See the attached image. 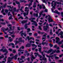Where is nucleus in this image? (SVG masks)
I'll return each instance as SVG.
<instances>
[{"label": "nucleus", "instance_id": "f257e3e1", "mask_svg": "<svg viewBox=\"0 0 63 63\" xmlns=\"http://www.w3.org/2000/svg\"><path fill=\"white\" fill-rule=\"evenodd\" d=\"M18 56V55L17 54L14 57H9L8 59V62H11L12 61V59L14 58L15 60H16L17 59V56Z\"/></svg>", "mask_w": 63, "mask_h": 63}, {"label": "nucleus", "instance_id": "f03ea898", "mask_svg": "<svg viewBox=\"0 0 63 63\" xmlns=\"http://www.w3.org/2000/svg\"><path fill=\"white\" fill-rule=\"evenodd\" d=\"M56 43H58V45H61L62 44V42H63V40L62 41L59 42V41H60V39H59V38L58 37H56Z\"/></svg>", "mask_w": 63, "mask_h": 63}, {"label": "nucleus", "instance_id": "7ed1b4c3", "mask_svg": "<svg viewBox=\"0 0 63 63\" xmlns=\"http://www.w3.org/2000/svg\"><path fill=\"white\" fill-rule=\"evenodd\" d=\"M52 51V52L50 54V55H52L54 53H55V51H56V50H55V51L53 50L52 49H51L49 50L47 52V53H50Z\"/></svg>", "mask_w": 63, "mask_h": 63}, {"label": "nucleus", "instance_id": "20e7f679", "mask_svg": "<svg viewBox=\"0 0 63 63\" xmlns=\"http://www.w3.org/2000/svg\"><path fill=\"white\" fill-rule=\"evenodd\" d=\"M29 1H31V3H30L29 4H25V6H28L29 8H30V6H31L32 5V2H33V0H29Z\"/></svg>", "mask_w": 63, "mask_h": 63}, {"label": "nucleus", "instance_id": "39448f33", "mask_svg": "<svg viewBox=\"0 0 63 63\" xmlns=\"http://www.w3.org/2000/svg\"><path fill=\"white\" fill-rule=\"evenodd\" d=\"M11 7V5H7V8H10L8 9L9 11L12 12L13 11V8H14V6H12V7Z\"/></svg>", "mask_w": 63, "mask_h": 63}, {"label": "nucleus", "instance_id": "423d86ee", "mask_svg": "<svg viewBox=\"0 0 63 63\" xmlns=\"http://www.w3.org/2000/svg\"><path fill=\"white\" fill-rule=\"evenodd\" d=\"M48 16L49 17L48 18V21L49 23L52 22V21H53V19H52L51 17L49 15H48Z\"/></svg>", "mask_w": 63, "mask_h": 63}, {"label": "nucleus", "instance_id": "0eeeda50", "mask_svg": "<svg viewBox=\"0 0 63 63\" xmlns=\"http://www.w3.org/2000/svg\"><path fill=\"white\" fill-rule=\"evenodd\" d=\"M33 54V52H31V60L32 61H33V59H36V57H34V56L33 55H32Z\"/></svg>", "mask_w": 63, "mask_h": 63}, {"label": "nucleus", "instance_id": "6e6552de", "mask_svg": "<svg viewBox=\"0 0 63 63\" xmlns=\"http://www.w3.org/2000/svg\"><path fill=\"white\" fill-rule=\"evenodd\" d=\"M41 49H42V47L41 48H39V51L40 52V53H41L42 54V55L45 57V54H44V51L42 52H41Z\"/></svg>", "mask_w": 63, "mask_h": 63}, {"label": "nucleus", "instance_id": "1a4fd4ad", "mask_svg": "<svg viewBox=\"0 0 63 63\" xmlns=\"http://www.w3.org/2000/svg\"><path fill=\"white\" fill-rule=\"evenodd\" d=\"M17 60L19 61V63H22L23 62H24V61L23 60V59L22 58H20L19 59V58H18L17 59Z\"/></svg>", "mask_w": 63, "mask_h": 63}, {"label": "nucleus", "instance_id": "9d476101", "mask_svg": "<svg viewBox=\"0 0 63 63\" xmlns=\"http://www.w3.org/2000/svg\"><path fill=\"white\" fill-rule=\"evenodd\" d=\"M8 46H12V48H15V44L13 43H11L9 44L8 45Z\"/></svg>", "mask_w": 63, "mask_h": 63}, {"label": "nucleus", "instance_id": "9b49d317", "mask_svg": "<svg viewBox=\"0 0 63 63\" xmlns=\"http://www.w3.org/2000/svg\"><path fill=\"white\" fill-rule=\"evenodd\" d=\"M7 58V56H5V58L3 59V60H4V61H2L1 62H0V63H5V62L6 61V58Z\"/></svg>", "mask_w": 63, "mask_h": 63}, {"label": "nucleus", "instance_id": "f8f14e48", "mask_svg": "<svg viewBox=\"0 0 63 63\" xmlns=\"http://www.w3.org/2000/svg\"><path fill=\"white\" fill-rule=\"evenodd\" d=\"M43 56V58H42V59L43 60H45V62H43V63H47V58H45V57H44Z\"/></svg>", "mask_w": 63, "mask_h": 63}, {"label": "nucleus", "instance_id": "ddd939ff", "mask_svg": "<svg viewBox=\"0 0 63 63\" xmlns=\"http://www.w3.org/2000/svg\"><path fill=\"white\" fill-rule=\"evenodd\" d=\"M30 38V37L29 36L27 37V39H28L29 41L31 40V39H32L33 40H34V37H30V38Z\"/></svg>", "mask_w": 63, "mask_h": 63}, {"label": "nucleus", "instance_id": "4468645a", "mask_svg": "<svg viewBox=\"0 0 63 63\" xmlns=\"http://www.w3.org/2000/svg\"><path fill=\"white\" fill-rule=\"evenodd\" d=\"M31 22H33L34 23V25H35L36 26H37L38 25V24H37V23L36 22L34 21L33 20H32L31 21Z\"/></svg>", "mask_w": 63, "mask_h": 63}, {"label": "nucleus", "instance_id": "2eb2a0df", "mask_svg": "<svg viewBox=\"0 0 63 63\" xmlns=\"http://www.w3.org/2000/svg\"><path fill=\"white\" fill-rule=\"evenodd\" d=\"M7 3H5L3 5V6L2 5L1 6V7L2 8H6V6H7Z\"/></svg>", "mask_w": 63, "mask_h": 63}, {"label": "nucleus", "instance_id": "dca6fc26", "mask_svg": "<svg viewBox=\"0 0 63 63\" xmlns=\"http://www.w3.org/2000/svg\"><path fill=\"white\" fill-rule=\"evenodd\" d=\"M54 13H56V14H58V15H60V13L58 12L57 10H55V11H54Z\"/></svg>", "mask_w": 63, "mask_h": 63}, {"label": "nucleus", "instance_id": "f3484780", "mask_svg": "<svg viewBox=\"0 0 63 63\" xmlns=\"http://www.w3.org/2000/svg\"><path fill=\"white\" fill-rule=\"evenodd\" d=\"M28 22V20H23L21 22L22 23H23V24L24 23H27Z\"/></svg>", "mask_w": 63, "mask_h": 63}, {"label": "nucleus", "instance_id": "a211bd4d", "mask_svg": "<svg viewBox=\"0 0 63 63\" xmlns=\"http://www.w3.org/2000/svg\"><path fill=\"white\" fill-rule=\"evenodd\" d=\"M42 44L43 46H44L45 44L46 46H47V45L48 44V42H47V43L46 42H43L42 43Z\"/></svg>", "mask_w": 63, "mask_h": 63}, {"label": "nucleus", "instance_id": "6ab92c4d", "mask_svg": "<svg viewBox=\"0 0 63 63\" xmlns=\"http://www.w3.org/2000/svg\"><path fill=\"white\" fill-rule=\"evenodd\" d=\"M53 2H54V5L55 6L57 5L56 4V3H57V1H52V2L51 3V4H53Z\"/></svg>", "mask_w": 63, "mask_h": 63}, {"label": "nucleus", "instance_id": "aec40b11", "mask_svg": "<svg viewBox=\"0 0 63 63\" xmlns=\"http://www.w3.org/2000/svg\"><path fill=\"white\" fill-rule=\"evenodd\" d=\"M47 35V34L45 33V34L43 36V37H43L42 40H44V39H45L46 38V35Z\"/></svg>", "mask_w": 63, "mask_h": 63}, {"label": "nucleus", "instance_id": "412c9836", "mask_svg": "<svg viewBox=\"0 0 63 63\" xmlns=\"http://www.w3.org/2000/svg\"><path fill=\"white\" fill-rule=\"evenodd\" d=\"M29 8H28L27 7H26L25 8V11H26V12H28L29 11Z\"/></svg>", "mask_w": 63, "mask_h": 63}, {"label": "nucleus", "instance_id": "4be33fe9", "mask_svg": "<svg viewBox=\"0 0 63 63\" xmlns=\"http://www.w3.org/2000/svg\"><path fill=\"white\" fill-rule=\"evenodd\" d=\"M14 42L15 43V45H17V44H18V43H19L20 41H18L17 40H15L14 41Z\"/></svg>", "mask_w": 63, "mask_h": 63}, {"label": "nucleus", "instance_id": "5701e85b", "mask_svg": "<svg viewBox=\"0 0 63 63\" xmlns=\"http://www.w3.org/2000/svg\"><path fill=\"white\" fill-rule=\"evenodd\" d=\"M60 1H61V2H57H57L56 3V4H60V5H62V4L61 3V2H63V1L62 0H61Z\"/></svg>", "mask_w": 63, "mask_h": 63}, {"label": "nucleus", "instance_id": "b1692460", "mask_svg": "<svg viewBox=\"0 0 63 63\" xmlns=\"http://www.w3.org/2000/svg\"><path fill=\"white\" fill-rule=\"evenodd\" d=\"M33 16H36V17H38V14L37 13L36 14L35 13L33 14Z\"/></svg>", "mask_w": 63, "mask_h": 63}, {"label": "nucleus", "instance_id": "393cba45", "mask_svg": "<svg viewBox=\"0 0 63 63\" xmlns=\"http://www.w3.org/2000/svg\"><path fill=\"white\" fill-rule=\"evenodd\" d=\"M3 52H6V53H8V51L6 49H5L4 50H3Z\"/></svg>", "mask_w": 63, "mask_h": 63}, {"label": "nucleus", "instance_id": "a878e982", "mask_svg": "<svg viewBox=\"0 0 63 63\" xmlns=\"http://www.w3.org/2000/svg\"><path fill=\"white\" fill-rule=\"evenodd\" d=\"M31 47V44H28L26 45V47Z\"/></svg>", "mask_w": 63, "mask_h": 63}, {"label": "nucleus", "instance_id": "bb28decb", "mask_svg": "<svg viewBox=\"0 0 63 63\" xmlns=\"http://www.w3.org/2000/svg\"><path fill=\"white\" fill-rule=\"evenodd\" d=\"M31 29H30L29 28H28L27 29V33H28L29 32H30L31 31L30 30Z\"/></svg>", "mask_w": 63, "mask_h": 63}, {"label": "nucleus", "instance_id": "cd10ccee", "mask_svg": "<svg viewBox=\"0 0 63 63\" xmlns=\"http://www.w3.org/2000/svg\"><path fill=\"white\" fill-rule=\"evenodd\" d=\"M24 27L25 29H27L28 27V26H27V24H25Z\"/></svg>", "mask_w": 63, "mask_h": 63}, {"label": "nucleus", "instance_id": "c85d7f7f", "mask_svg": "<svg viewBox=\"0 0 63 63\" xmlns=\"http://www.w3.org/2000/svg\"><path fill=\"white\" fill-rule=\"evenodd\" d=\"M43 28H44V31H46L47 30V28H46V26H43Z\"/></svg>", "mask_w": 63, "mask_h": 63}, {"label": "nucleus", "instance_id": "c756f323", "mask_svg": "<svg viewBox=\"0 0 63 63\" xmlns=\"http://www.w3.org/2000/svg\"><path fill=\"white\" fill-rule=\"evenodd\" d=\"M20 2H24L25 3L26 2V1L24 0H20Z\"/></svg>", "mask_w": 63, "mask_h": 63}, {"label": "nucleus", "instance_id": "7c9ffc66", "mask_svg": "<svg viewBox=\"0 0 63 63\" xmlns=\"http://www.w3.org/2000/svg\"><path fill=\"white\" fill-rule=\"evenodd\" d=\"M23 31H21L20 32V33H21V36H22V37H23V35H24V33H22V32H23Z\"/></svg>", "mask_w": 63, "mask_h": 63}, {"label": "nucleus", "instance_id": "2f4dec72", "mask_svg": "<svg viewBox=\"0 0 63 63\" xmlns=\"http://www.w3.org/2000/svg\"><path fill=\"white\" fill-rule=\"evenodd\" d=\"M32 47H35V48H36L37 47V45H35L34 44H32Z\"/></svg>", "mask_w": 63, "mask_h": 63}, {"label": "nucleus", "instance_id": "473e14b6", "mask_svg": "<svg viewBox=\"0 0 63 63\" xmlns=\"http://www.w3.org/2000/svg\"><path fill=\"white\" fill-rule=\"evenodd\" d=\"M24 49V47L23 46H22L21 47L19 48V49Z\"/></svg>", "mask_w": 63, "mask_h": 63}, {"label": "nucleus", "instance_id": "72a5a7b5", "mask_svg": "<svg viewBox=\"0 0 63 63\" xmlns=\"http://www.w3.org/2000/svg\"><path fill=\"white\" fill-rule=\"evenodd\" d=\"M8 11H8V10L7 9H5V12L6 14H8Z\"/></svg>", "mask_w": 63, "mask_h": 63}, {"label": "nucleus", "instance_id": "f704fd0d", "mask_svg": "<svg viewBox=\"0 0 63 63\" xmlns=\"http://www.w3.org/2000/svg\"><path fill=\"white\" fill-rule=\"evenodd\" d=\"M23 14L24 15V16H27V14L25 12L23 13Z\"/></svg>", "mask_w": 63, "mask_h": 63}, {"label": "nucleus", "instance_id": "c9c22d12", "mask_svg": "<svg viewBox=\"0 0 63 63\" xmlns=\"http://www.w3.org/2000/svg\"><path fill=\"white\" fill-rule=\"evenodd\" d=\"M38 27L40 30H42V28L41 27V26H38Z\"/></svg>", "mask_w": 63, "mask_h": 63}, {"label": "nucleus", "instance_id": "e433bc0d", "mask_svg": "<svg viewBox=\"0 0 63 63\" xmlns=\"http://www.w3.org/2000/svg\"><path fill=\"white\" fill-rule=\"evenodd\" d=\"M4 56L3 55H1V56H0V59H1L2 58H4Z\"/></svg>", "mask_w": 63, "mask_h": 63}, {"label": "nucleus", "instance_id": "4c0bfd02", "mask_svg": "<svg viewBox=\"0 0 63 63\" xmlns=\"http://www.w3.org/2000/svg\"><path fill=\"white\" fill-rule=\"evenodd\" d=\"M16 4H18V5L20 4V2L18 1H16Z\"/></svg>", "mask_w": 63, "mask_h": 63}, {"label": "nucleus", "instance_id": "58836bf2", "mask_svg": "<svg viewBox=\"0 0 63 63\" xmlns=\"http://www.w3.org/2000/svg\"><path fill=\"white\" fill-rule=\"evenodd\" d=\"M49 46H50V47H53V45H52L50 43L49 44Z\"/></svg>", "mask_w": 63, "mask_h": 63}, {"label": "nucleus", "instance_id": "ea45409f", "mask_svg": "<svg viewBox=\"0 0 63 63\" xmlns=\"http://www.w3.org/2000/svg\"><path fill=\"white\" fill-rule=\"evenodd\" d=\"M0 23V24H2L3 25H5V24H6V23H5L3 22H1Z\"/></svg>", "mask_w": 63, "mask_h": 63}, {"label": "nucleus", "instance_id": "a19ab883", "mask_svg": "<svg viewBox=\"0 0 63 63\" xmlns=\"http://www.w3.org/2000/svg\"><path fill=\"white\" fill-rule=\"evenodd\" d=\"M13 53H16V50H13Z\"/></svg>", "mask_w": 63, "mask_h": 63}, {"label": "nucleus", "instance_id": "79ce46f5", "mask_svg": "<svg viewBox=\"0 0 63 63\" xmlns=\"http://www.w3.org/2000/svg\"><path fill=\"white\" fill-rule=\"evenodd\" d=\"M60 34L61 35H63V32H60Z\"/></svg>", "mask_w": 63, "mask_h": 63}, {"label": "nucleus", "instance_id": "37998d69", "mask_svg": "<svg viewBox=\"0 0 63 63\" xmlns=\"http://www.w3.org/2000/svg\"><path fill=\"white\" fill-rule=\"evenodd\" d=\"M36 4H34L33 6V8H36Z\"/></svg>", "mask_w": 63, "mask_h": 63}, {"label": "nucleus", "instance_id": "c03bdc74", "mask_svg": "<svg viewBox=\"0 0 63 63\" xmlns=\"http://www.w3.org/2000/svg\"><path fill=\"white\" fill-rule=\"evenodd\" d=\"M24 51V50H21V49H19L18 50V51Z\"/></svg>", "mask_w": 63, "mask_h": 63}, {"label": "nucleus", "instance_id": "a18cd8bd", "mask_svg": "<svg viewBox=\"0 0 63 63\" xmlns=\"http://www.w3.org/2000/svg\"><path fill=\"white\" fill-rule=\"evenodd\" d=\"M16 7L14 8L13 9V10L14 12H16Z\"/></svg>", "mask_w": 63, "mask_h": 63}, {"label": "nucleus", "instance_id": "49530a36", "mask_svg": "<svg viewBox=\"0 0 63 63\" xmlns=\"http://www.w3.org/2000/svg\"><path fill=\"white\" fill-rule=\"evenodd\" d=\"M14 55L13 54H11L10 55V56L11 57H12L14 56Z\"/></svg>", "mask_w": 63, "mask_h": 63}, {"label": "nucleus", "instance_id": "de8ad7c7", "mask_svg": "<svg viewBox=\"0 0 63 63\" xmlns=\"http://www.w3.org/2000/svg\"><path fill=\"white\" fill-rule=\"evenodd\" d=\"M42 6L43 7V9H46V7H45V5H44V4H42Z\"/></svg>", "mask_w": 63, "mask_h": 63}, {"label": "nucleus", "instance_id": "09e8293b", "mask_svg": "<svg viewBox=\"0 0 63 63\" xmlns=\"http://www.w3.org/2000/svg\"><path fill=\"white\" fill-rule=\"evenodd\" d=\"M8 19L9 20H10L11 19H13V18L12 17H9Z\"/></svg>", "mask_w": 63, "mask_h": 63}, {"label": "nucleus", "instance_id": "8fccbe9b", "mask_svg": "<svg viewBox=\"0 0 63 63\" xmlns=\"http://www.w3.org/2000/svg\"><path fill=\"white\" fill-rule=\"evenodd\" d=\"M7 25L9 27H10V26H12V25L10 24H7Z\"/></svg>", "mask_w": 63, "mask_h": 63}, {"label": "nucleus", "instance_id": "3c124183", "mask_svg": "<svg viewBox=\"0 0 63 63\" xmlns=\"http://www.w3.org/2000/svg\"><path fill=\"white\" fill-rule=\"evenodd\" d=\"M4 12V9H2V11H1V13H3V12Z\"/></svg>", "mask_w": 63, "mask_h": 63}, {"label": "nucleus", "instance_id": "603ef678", "mask_svg": "<svg viewBox=\"0 0 63 63\" xmlns=\"http://www.w3.org/2000/svg\"><path fill=\"white\" fill-rule=\"evenodd\" d=\"M38 33L39 34H41H41H43V33H43V32H41L40 31H38Z\"/></svg>", "mask_w": 63, "mask_h": 63}, {"label": "nucleus", "instance_id": "864d4df0", "mask_svg": "<svg viewBox=\"0 0 63 63\" xmlns=\"http://www.w3.org/2000/svg\"><path fill=\"white\" fill-rule=\"evenodd\" d=\"M19 9H18L17 10L16 9V11L15 12H19Z\"/></svg>", "mask_w": 63, "mask_h": 63}, {"label": "nucleus", "instance_id": "5fc2aeb1", "mask_svg": "<svg viewBox=\"0 0 63 63\" xmlns=\"http://www.w3.org/2000/svg\"><path fill=\"white\" fill-rule=\"evenodd\" d=\"M4 19H0V21H2V22H3L4 21Z\"/></svg>", "mask_w": 63, "mask_h": 63}, {"label": "nucleus", "instance_id": "6e6d98bb", "mask_svg": "<svg viewBox=\"0 0 63 63\" xmlns=\"http://www.w3.org/2000/svg\"><path fill=\"white\" fill-rule=\"evenodd\" d=\"M11 36L12 37V38H14L15 37V35H11Z\"/></svg>", "mask_w": 63, "mask_h": 63}, {"label": "nucleus", "instance_id": "4d7b16f0", "mask_svg": "<svg viewBox=\"0 0 63 63\" xmlns=\"http://www.w3.org/2000/svg\"><path fill=\"white\" fill-rule=\"evenodd\" d=\"M25 17H25L24 18L25 19H28V18H29L28 17H27V16H25Z\"/></svg>", "mask_w": 63, "mask_h": 63}, {"label": "nucleus", "instance_id": "13d9d810", "mask_svg": "<svg viewBox=\"0 0 63 63\" xmlns=\"http://www.w3.org/2000/svg\"><path fill=\"white\" fill-rule=\"evenodd\" d=\"M24 8V6H22L21 7V9H20V10H22Z\"/></svg>", "mask_w": 63, "mask_h": 63}, {"label": "nucleus", "instance_id": "bf43d9fd", "mask_svg": "<svg viewBox=\"0 0 63 63\" xmlns=\"http://www.w3.org/2000/svg\"><path fill=\"white\" fill-rule=\"evenodd\" d=\"M55 59H57L59 58V57L57 56H55Z\"/></svg>", "mask_w": 63, "mask_h": 63}, {"label": "nucleus", "instance_id": "052dcab7", "mask_svg": "<svg viewBox=\"0 0 63 63\" xmlns=\"http://www.w3.org/2000/svg\"><path fill=\"white\" fill-rule=\"evenodd\" d=\"M21 57L22 59H23V58H25V57L23 56H21Z\"/></svg>", "mask_w": 63, "mask_h": 63}, {"label": "nucleus", "instance_id": "680f3d73", "mask_svg": "<svg viewBox=\"0 0 63 63\" xmlns=\"http://www.w3.org/2000/svg\"><path fill=\"white\" fill-rule=\"evenodd\" d=\"M19 42H23V43H24V40H20V41H19Z\"/></svg>", "mask_w": 63, "mask_h": 63}, {"label": "nucleus", "instance_id": "e2e57ef3", "mask_svg": "<svg viewBox=\"0 0 63 63\" xmlns=\"http://www.w3.org/2000/svg\"><path fill=\"white\" fill-rule=\"evenodd\" d=\"M11 13V12H9L8 13V16H10V15H11V14H10Z\"/></svg>", "mask_w": 63, "mask_h": 63}, {"label": "nucleus", "instance_id": "0e129e2a", "mask_svg": "<svg viewBox=\"0 0 63 63\" xmlns=\"http://www.w3.org/2000/svg\"><path fill=\"white\" fill-rule=\"evenodd\" d=\"M34 54L35 55H39V53L38 52H35L34 53Z\"/></svg>", "mask_w": 63, "mask_h": 63}, {"label": "nucleus", "instance_id": "69168bd1", "mask_svg": "<svg viewBox=\"0 0 63 63\" xmlns=\"http://www.w3.org/2000/svg\"><path fill=\"white\" fill-rule=\"evenodd\" d=\"M47 9H46L44 11V12H47Z\"/></svg>", "mask_w": 63, "mask_h": 63}, {"label": "nucleus", "instance_id": "338daca9", "mask_svg": "<svg viewBox=\"0 0 63 63\" xmlns=\"http://www.w3.org/2000/svg\"><path fill=\"white\" fill-rule=\"evenodd\" d=\"M29 36H31V35H32V33L31 32H30L29 33Z\"/></svg>", "mask_w": 63, "mask_h": 63}, {"label": "nucleus", "instance_id": "774afa93", "mask_svg": "<svg viewBox=\"0 0 63 63\" xmlns=\"http://www.w3.org/2000/svg\"><path fill=\"white\" fill-rule=\"evenodd\" d=\"M61 16H62L63 17V12H61Z\"/></svg>", "mask_w": 63, "mask_h": 63}]
</instances>
